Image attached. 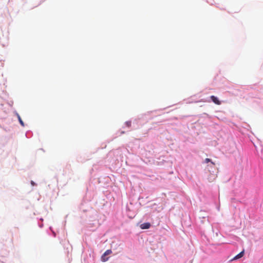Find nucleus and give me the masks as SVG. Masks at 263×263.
I'll list each match as a JSON object with an SVG mask.
<instances>
[{
    "label": "nucleus",
    "mask_w": 263,
    "mask_h": 263,
    "mask_svg": "<svg viewBox=\"0 0 263 263\" xmlns=\"http://www.w3.org/2000/svg\"><path fill=\"white\" fill-rule=\"evenodd\" d=\"M31 184H32V185H34V182H33V181H31Z\"/></svg>",
    "instance_id": "obj_10"
},
{
    "label": "nucleus",
    "mask_w": 263,
    "mask_h": 263,
    "mask_svg": "<svg viewBox=\"0 0 263 263\" xmlns=\"http://www.w3.org/2000/svg\"><path fill=\"white\" fill-rule=\"evenodd\" d=\"M108 259V258L106 257V256H104V254L102 255V256H101V260L103 262H105V261H107Z\"/></svg>",
    "instance_id": "obj_6"
},
{
    "label": "nucleus",
    "mask_w": 263,
    "mask_h": 263,
    "mask_svg": "<svg viewBox=\"0 0 263 263\" xmlns=\"http://www.w3.org/2000/svg\"><path fill=\"white\" fill-rule=\"evenodd\" d=\"M150 227H151V224L148 222L143 223L140 225V228L142 229H149L150 228Z\"/></svg>",
    "instance_id": "obj_3"
},
{
    "label": "nucleus",
    "mask_w": 263,
    "mask_h": 263,
    "mask_svg": "<svg viewBox=\"0 0 263 263\" xmlns=\"http://www.w3.org/2000/svg\"><path fill=\"white\" fill-rule=\"evenodd\" d=\"M217 175L215 173H211L210 176L208 177V179L209 182H213L216 178Z\"/></svg>",
    "instance_id": "obj_1"
},
{
    "label": "nucleus",
    "mask_w": 263,
    "mask_h": 263,
    "mask_svg": "<svg viewBox=\"0 0 263 263\" xmlns=\"http://www.w3.org/2000/svg\"><path fill=\"white\" fill-rule=\"evenodd\" d=\"M211 99H217L216 97H214V96H211Z\"/></svg>",
    "instance_id": "obj_9"
},
{
    "label": "nucleus",
    "mask_w": 263,
    "mask_h": 263,
    "mask_svg": "<svg viewBox=\"0 0 263 263\" xmlns=\"http://www.w3.org/2000/svg\"><path fill=\"white\" fill-rule=\"evenodd\" d=\"M212 101L217 105L220 104V101L219 100H212Z\"/></svg>",
    "instance_id": "obj_8"
},
{
    "label": "nucleus",
    "mask_w": 263,
    "mask_h": 263,
    "mask_svg": "<svg viewBox=\"0 0 263 263\" xmlns=\"http://www.w3.org/2000/svg\"><path fill=\"white\" fill-rule=\"evenodd\" d=\"M204 161L205 163H208L210 162L213 166H215V163L213 162H212L211 160L209 158H206Z\"/></svg>",
    "instance_id": "obj_7"
},
{
    "label": "nucleus",
    "mask_w": 263,
    "mask_h": 263,
    "mask_svg": "<svg viewBox=\"0 0 263 263\" xmlns=\"http://www.w3.org/2000/svg\"><path fill=\"white\" fill-rule=\"evenodd\" d=\"M244 253H245L244 251H241L238 254H237L235 257H234V258H233L232 259H231V261L237 260L238 259L241 258L244 255Z\"/></svg>",
    "instance_id": "obj_2"
},
{
    "label": "nucleus",
    "mask_w": 263,
    "mask_h": 263,
    "mask_svg": "<svg viewBox=\"0 0 263 263\" xmlns=\"http://www.w3.org/2000/svg\"><path fill=\"white\" fill-rule=\"evenodd\" d=\"M16 116H17V117L18 118V120L20 123V124H21V125L22 126H24V123L23 122V121H22L20 116L18 114H16Z\"/></svg>",
    "instance_id": "obj_4"
},
{
    "label": "nucleus",
    "mask_w": 263,
    "mask_h": 263,
    "mask_svg": "<svg viewBox=\"0 0 263 263\" xmlns=\"http://www.w3.org/2000/svg\"><path fill=\"white\" fill-rule=\"evenodd\" d=\"M112 253V251L111 250H107L104 253V256H107L110 255Z\"/></svg>",
    "instance_id": "obj_5"
}]
</instances>
